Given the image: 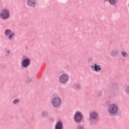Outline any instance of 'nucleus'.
Listing matches in <instances>:
<instances>
[{
  "label": "nucleus",
  "mask_w": 129,
  "mask_h": 129,
  "mask_svg": "<svg viewBox=\"0 0 129 129\" xmlns=\"http://www.w3.org/2000/svg\"><path fill=\"white\" fill-rule=\"evenodd\" d=\"M20 101H21L20 98H16L13 100V103L14 104H18Z\"/></svg>",
  "instance_id": "4468645a"
},
{
  "label": "nucleus",
  "mask_w": 129,
  "mask_h": 129,
  "mask_svg": "<svg viewBox=\"0 0 129 129\" xmlns=\"http://www.w3.org/2000/svg\"><path fill=\"white\" fill-rule=\"evenodd\" d=\"M62 103V100L59 96L53 95L51 100V104L53 107H58Z\"/></svg>",
  "instance_id": "f03ea898"
},
{
  "label": "nucleus",
  "mask_w": 129,
  "mask_h": 129,
  "mask_svg": "<svg viewBox=\"0 0 129 129\" xmlns=\"http://www.w3.org/2000/svg\"><path fill=\"white\" fill-rule=\"evenodd\" d=\"M30 61L29 58H24L22 61V65L24 68L28 67L30 65Z\"/></svg>",
  "instance_id": "1a4fd4ad"
},
{
  "label": "nucleus",
  "mask_w": 129,
  "mask_h": 129,
  "mask_svg": "<svg viewBox=\"0 0 129 129\" xmlns=\"http://www.w3.org/2000/svg\"><path fill=\"white\" fill-rule=\"evenodd\" d=\"M76 129H85V128L83 126H79Z\"/></svg>",
  "instance_id": "dca6fc26"
},
{
  "label": "nucleus",
  "mask_w": 129,
  "mask_h": 129,
  "mask_svg": "<svg viewBox=\"0 0 129 129\" xmlns=\"http://www.w3.org/2000/svg\"><path fill=\"white\" fill-rule=\"evenodd\" d=\"M82 114L80 112H77L74 116V119L76 122H80L82 120Z\"/></svg>",
  "instance_id": "423d86ee"
},
{
  "label": "nucleus",
  "mask_w": 129,
  "mask_h": 129,
  "mask_svg": "<svg viewBox=\"0 0 129 129\" xmlns=\"http://www.w3.org/2000/svg\"><path fill=\"white\" fill-rule=\"evenodd\" d=\"M42 115L43 116H47V115H48V114H47V113H43Z\"/></svg>",
  "instance_id": "6ab92c4d"
},
{
  "label": "nucleus",
  "mask_w": 129,
  "mask_h": 129,
  "mask_svg": "<svg viewBox=\"0 0 129 129\" xmlns=\"http://www.w3.org/2000/svg\"><path fill=\"white\" fill-rule=\"evenodd\" d=\"M91 68H92V69H94L95 72H100L102 69L101 66L97 63H94L93 66H91Z\"/></svg>",
  "instance_id": "0eeeda50"
},
{
  "label": "nucleus",
  "mask_w": 129,
  "mask_h": 129,
  "mask_svg": "<svg viewBox=\"0 0 129 129\" xmlns=\"http://www.w3.org/2000/svg\"><path fill=\"white\" fill-rule=\"evenodd\" d=\"M31 81V79H26V82H30Z\"/></svg>",
  "instance_id": "aec40b11"
},
{
  "label": "nucleus",
  "mask_w": 129,
  "mask_h": 129,
  "mask_svg": "<svg viewBox=\"0 0 129 129\" xmlns=\"http://www.w3.org/2000/svg\"><path fill=\"white\" fill-rule=\"evenodd\" d=\"M0 17L3 20H6L10 17V11L8 10H4L0 13Z\"/></svg>",
  "instance_id": "20e7f679"
},
{
  "label": "nucleus",
  "mask_w": 129,
  "mask_h": 129,
  "mask_svg": "<svg viewBox=\"0 0 129 129\" xmlns=\"http://www.w3.org/2000/svg\"><path fill=\"white\" fill-rule=\"evenodd\" d=\"M59 80L60 83H67L69 80V76L67 74H63L59 76Z\"/></svg>",
  "instance_id": "7ed1b4c3"
},
{
  "label": "nucleus",
  "mask_w": 129,
  "mask_h": 129,
  "mask_svg": "<svg viewBox=\"0 0 129 129\" xmlns=\"http://www.w3.org/2000/svg\"><path fill=\"white\" fill-rule=\"evenodd\" d=\"M27 5L31 8H35L37 5V1L36 0H27Z\"/></svg>",
  "instance_id": "6e6552de"
},
{
  "label": "nucleus",
  "mask_w": 129,
  "mask_h": 129,
  "mask_svg": "<svg viewBox=\"0 0 129 129\" xmlns=\"http://www.w3.org/2000/svg\"><path fill=\"white\" fill-rule=\"evenodd\" d=\"M121 54L124 58H126V57H127L128 56V54H127V52H126V51L124 50H123L121 52Z\"/></svg>",
  "instance_id": "ddd939ff"
},
{
  "label": "nucleus",
  "mask_w": 129,
  "mask_h": 129,
  "mask_svg": "<svg viewBox=\"0 0 129 129\" xmlns=\"http://www.w3.org/2000/svg\"><path fill=\"white\" fill-rule=\"evenodd\" d=\"M90 116L92 119H96L98 117V114L96 112L92 111L90 113Z\"/></svg>",
  "instance_id": "9d476101"
},
{
  "label": "nucleus",
  "mask_w": 129,
  "mask_h": 129,
  "mask_svg": "<svg viewBox=\"0 0 129 129\" xmlns=\"http://www.w3.org/2000/svg\"><path fill=\"white\" fill-rule=\"evenodd\" d=\"M55 129H63V123L61 121H58L55 124Z\"/></svg>",
  "instance_id": "9b49d317"
},
{
  "label": "nucleus",
  "mask_w": 129,
  "mask_h": 129,
  "mask_svg": "<svg viewBox=\"0 0 129 129\" xmlns=\"http://www.w3.org/2000/svg\"><path fill=\"white\" fill-rule=\"evenodd\" d=\"M10 53H11V51L9 50L5 51V55H9Z\"/></svg>",
  "instance_id": "f3484780"
},
{
  "label": "nucleus",
  "mask_w": 129,
  "mask_h": 129,
  "mask_svg": "<svg viewBox=\"0 0 129 129\" xmlns=\"http://www.w3.org/2000/svg\"><path fill=\"white\" fill-rule=\"evenodd\" d=\"M109 114L114 115L118 112V105L116 103H112L110 104L107 110Z\"/></svg>",
  "instance_id": "f257e3e1"
},
{
  "label": "nucleus",
  "mask_w": 129,
  "mask_h": 129,
  "mask_svg": "<svg viewBox=\"0 0 129 129\" xmlns=\"http://www.w3.org/2000/svg\"><path fill=\"white\" fill-rule=\"evenodd\" d=\"M117 0H109L110 4L111 5H115L116 4Z\"/></svg>",
  "instance_id": "2eb2a0df"
},
{
  "label": "nucleus",
  "mask_w": 129,
  "mask_h": 129,
  "mask_svg": "<svg viewBox=\"0 0 129 129\" xmlns=\"http://www.w3.org/2000/svg\"><path fill=\"white\" fill-rule=\"evenodd\" d=\"M5 34L6 36H8L9 40H14L15 38V33L12 32V30L11 29L6 30Z\"/></svg>",
  "instance_id": "39448f33"
},
{
  "label": "nucleus",
  "mask_w": 129,
  "mask_h": 129,
  "mask_svg": "<svg viewBox=\"0 0 129 129\" xmlns=\"http://www.w3.org/2000/svg\"><path fill=\"white\" fill-rule=\"evenodd\" d=\"M110 54L112 56H116L118 54V51L117 50H113L111 51Z\"/></svg>",
  "instance_id": "f8f14e48"
},
{
  "label": "nucleus",
  "mask_w": 129,
  "mask_h": 129,
  "mask_svg": "<svg viewBox=\"0 0 129 129\" xmlns=\"http://www.w3.org/2000/svg\"><path fill=\"white\" fill-rule=\"evenodd\" d=\"M126 93H129V87L126 88Z\"/></svg>",
  "instance_id": "a211bd4d"
}]
</instances>
